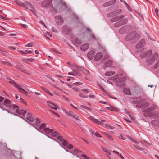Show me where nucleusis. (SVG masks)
Returning a JSON list of instances; mask_svg holds the SVG:
<instances>
[{"label":"nucleus","mask_w":159,"mask_h":159,"mask_svg":"<svg viewBox=\"0 0 159 159\" xmlns=\"http://www.w3.org/2000/svg\"><path fill=\"white\" fill-rule=\"evenodd\" d=\"M51 138L55 141L58 142L61 145V144L64 146H66V148L68 149H70L73 148V146L71 144H70L67 145L68 144V142L66 140L64 139L61 136L58 135L56 137H55L53 138Z\"/></svg>","instance_id":"f257e3e1"},{"label":"nucleus","mask_w":159,"mask_h":159,"mask_svg":"<svg viewBox=\"0 0 159 159\" xmlns=\"http://www.w3.org/2000/svg\"><path fill=\"white\" fill-rule=\"evenodd\" d=\"M62 30L64 34L67 35H70L72 37L71 34L72 33V29L67 25L63 26L62 28Z\"/></svg>","instance_id":"f03ea898"},{"label":"nucleus","mask_w":159,"mask_h":159,"mask_svg":"<svg viewBox=\"0 0 159 159\" xmlns=\"http://www.w3.org/2000/svg\"><path fill=\"white\" fill-rule=\"evenodd\" d=\"M158 55L157 53H153L151 57H148L146 59V61L149 63L150 65L152 64L158 58Z\"/></svg>","instance_id":"7ed1b4c3"},{"label":"nucleus","mask_w":159,"mask_h":159,"mask_svg":"<svg viewBox=\"0 0 159 159\" xmlns=\"http://www.w3.org/2000/svg\"><path fill=\"white\" fill-rule=\"evenodd\" d=\"M137 33L135 31H133L125 37L126 41H129L133 39H136Z\"/></svg>","instance_id":"20e7f679"},{"label":"nucleus","mask_w":159,"mask_h":159,"mask_svg":"<svg viewBox=\"0 0 159 159\" xmlns=\"http://www.w3.org/2000/svg\"><path fill=\"white\" fill-rule=\"evenodd\" d=\"M88 118L91 120L93 122H94V123L98 124L100 125H104V124H103V122H106V121L104 120H99L98 119H97L95 118L93 116H89Z\"/></svg>","instance_id":"39448f33"},{"label":"nucleus","mask_w":159,"mask_h":159,"mask_svg":"<svg viewBox=\"0 0 159 159\" xmlns=\"http://www.w3.org/2000/svg\"><path fill=\"white\" fill-rule=\"evenodd\" d=\"M71 37L72 38V41L75 45L79 46L81 45L82 42L81 40L79 39L75 36Z\"/></svg>","instance_id":"423d86ee"},{"label":"nucleus","mask_w":159,"mask_h":159,"mask_svg":"<svg viewBox=\"0 0 159 159\" xmlns=\"http://www.w3.org/2000/svg\"><path fill=\"white\" fill-rule=\"evenodd\" d=\"M51 0H45L41 4L42 7L48 8L52 5Z\"/></svg>","instance_id":"0eeeda50"},{"label":"nucleus","mask_w":159,"mask_h":159,"mask_svg":"<svg viewBox=\"0 0 159 159\" xmlns=\"http://www.w3.org/2000/svg\"><path fill=\"white\" fill-rule=\"evenodd\" d=\"M24 117L25 118H26V121L28 123H30L31 122L34 121L35 119L34 118L30 113H28L27 115L24 116Z\"/></svg>","instance_id":"6e6552de"},{"label":"nucleus","mask_w":159,"mask_h":159,"mask_svg":"<svg viewBox=\"0 0 159 159\" xmlns=\"http://www.w3.org/2000/svg\"><path fill=\"white\" fill-rule=\"evenodd\" d=\"M152 52V51L151 50L147 52H144L143 49L140 54V56L142 58H144L147 56H149L151 55Z\"/></svg>","instance_id":"1a4fd4ad"},{"label":"nucleus","mask_w":159,"mask_h":159,"mask_svg":"<svg viewBox=\"0 0 159 159\" xmlns=\"http://www.w3.org/2000/svg\"><path fill=\"white\" fill-rule=\"evenodd\" d=\"M157 107V106L155 104H152L151 106L148 108H143L141 110L143 112H150L155 110Z\"/></svg>","instance_id":"9d476101"},{"label":"nucleus","mask_w":159,"mask_h":159,"mask_svg":"<svg viewBox=\"0 0 159 159\" xmlns=\"http://www.w3.org/2000/svg\"><path fill=\"white\" fill-rule=\"evenodd\" d=\"M55 20L58 25H62L63 23V20L61 16H57L55 17Z\"/></svg>","instance_id":"9b49d317"},{"label":"nucleus","mask_w":159,"mask_h":159,"mask_svg":"<svg viewBox=\"0 0 159 159\" xmlns=\"http://www.w3.org/2000/svg\"><path fill=\"white\" fill-rule=\"evenodd\" d=\"M23 66L20 64H17L15 66V67L17 69L19 70H20L22 72L25 73H27L26 70L24 68Z\"/></svg>","instance_id":"f8f14e48"},{"label":"nucleus","mask_w":159,"mask_h":159,"mask_svg":"<svg viewBox=\"0 0 159 159\" xmlns=\"http://www.w3.org/2000/svg\"><path fill=\"white\" fill-rule=\"evenodd\" d=\"M3 104L4 105L7 107L11 108L12 105L11 102L8 99H6L4 101Z\"/></svg>","instance_id":"ddd939ff"},{"label":"nucleus","mask_w":159,"mask_h":159,"mask_svg":"<svg viewBox=\"0 0 159 159\" xmlns=\"http://www.w3.org/2000/svg\"><path fill=\"white\" fill-rule=\"evenodd\" d=\"M47 103L48 105L52 109L56 110H57L58 107L55 104L49 101H47Z\"/></svg>","instance_id":"4468645a"},{"label":"nucleus","mask_w":159,"mask_h":159,"mask_svg":"<svg viewBox=\"0 0 159 159\" xmlns=\"http://www.w3.org/2000/svg\"><path fill=\"white\" fill-rule=\"evenodd\" d=\"M70 152L72 153L74 156H77L76 157H77L81 153V152L80 151L76 148L71 150Z\"/></svg>","instance_id":"2eb2a0df"},{"label":"nucleus","mask_w":159,"mask_h":159,"mask_svg":"<svg viewBox=\"0 0 159 159\" xmlns=\"http://www.w3.org/2000/svg\"><path fill=\"white\" fill-rule=\"evenodd\" d=\"M113 64V61L111 60H109L107 61L102 66V68L105 69L106 68L110 66Z\"/></svg>","instance_id":"dca6fc26"},{"label":"nucleus","mask_w":159,"mask_h":159,"mask_svg":"<svg viewBox=\"0 0 159 159\" xmlns=\"http://www.w3.org/2000/svg\"><path fill=\"white\" fill-rule=\"evenodd\" d=\"M95 52L93 50L89 51L87 54V56L90 59H92L95 54Z\"/></svg>","instance_id":"f3484780"},{"label":"nucleus","mask_w":159,"mask_h":159,"mask_svg":"<svg viewBox=\"0 0 159 159\" xmlns=\"http://www.w3.org/2000/svg\"><path fill=\"white\" fill-rule=\"evenodd\" d=\"M12 108L10 110V112L12 114H14L16 112V110L17 109H19L18 107L16 105L14 104L12 105Z\"/></svg>","instance_id":"a211bd4d"},{"label":"nucleus","mask_w":159,"mask_h":159,"mask_svg":"<svg viewBox=\"0 0 159 159\" xmlns=\"http://www.w3.org/2000/svg\"><path fill=\"white\" fill-rule=\"evenodd\" d=\"M103 56L102 54L101 53H98L96 54L94 58L95 61H98L101 59Z\"/></svg>","instance_id":"6ab92c4d"},{"label":"nucleus","mask_w":159,"mask_h":159,"mask_svg":"<svg viewBox=\"0 0 159 159\" xmlns=\"http://www.w3.org/2000/svg\"><path fill=\"white\" fill-rule=\"evenodd\" d=\"M89 47V44L85 43L83 44L80 47V49L83 51H85L87 50Z\"/></svg>","instance_id":"aec40b11"},{"label":"nucleus","mask_w":159,"mask_h":159,"mask_svg":"<svg viewBox=\"0 0 159 159\" xmlns=\"http://www.w3.org/2000/svg\"><path fill=\"white\" fill-rule=\"evenodd\" d=\"M106 108L108 110L111 111H115L116 112H118L120 111V110L117 108L113 106L107 107Z\"/></svg>","instance_id":"412c9836"},{"label":"nucleus","mask_w":159,"mask_h":159,"mask_svg":"<svg viewBox=\"0 0 159 159\" xmlns=\"http://www.w3.org/2000/svg\"><path fill=\"white\" fill-rule=\"evenodd\" d=\"M123 92L125 94L127 95H130L131 93L130 89L128 88H125L123 89Z\"/></svg>","instance_id":"4be33fe9"},{"label":"nucleus","mask_w":159,"mask_h":159,"mask_svg":"<svg viewBox=\"0 0 159 159\" xmlns=\"http://www.w3.org/2000/svg\"><path fill=\"white\" fill-rule=\"evenodd\" d=\"M7 79L10 81H9V83L12 84L14 85L15 87L17 88L18 86H20V85L17 84V83L13 80L10 78L9 77H7Z\"/></svg>","instance_id":"5701e85b"},{"label":"nucleus","mask_w":159,"mask_h":159,"mask_svg":"<svg viewBox=\"0 0 159 159\" xmlns=\"http://www.w3.org/2000/svg\"><path fill=\"white\" fill-rule=\"evenodd\" d=\"M16 113H18L19 115L23 114L24 115L26 113V111L23 109H17L16 110Z\"/></svg>","instance_id":"b1692460"},{"label":"nucleus","mask_w":159,"mask_h":159,"mask_svg":"<svg viewBox=\"0 0 159 159\" xmlns=\"http://www.w3.org/2000/svg\"><path fill=\"white\" fill-rule=\"evenodd\" d=\"M113 81L115 82L116 84V85L119 87H121L123 86L124 85V84H123V83H120L119 80H118V79H113Z\"/></svg>","instance_id":"393cba45"},{"label":"nucleus","mask_w":159,"mask_h":159,"mask_svg":"<svg viewBox=\"0 0 159 159\" xmlns=\"http://www.w3.org/2000/svg\"><path fill=\"white\" fill-rule=\"evenodd\" d=\"M26 9H30L34 14L36 13V11L34 9V7L32 5H30V7L26 6Z\"/></svg>","instance_id":"a878e982"},{"label":"nucleus","mask_w":159,"mask_h":159,"mask_svg":"<svg viewBox=\"0 0 159 159\" xmlns=\"http://www.w3.org/2000/svg\"><path fill=\"white\" fill-rule=\"evenodd\" d=\"M115 73V72L113 71H107L105 73V75L106 76H110L114 75Z\"/></svg>","instance_id":"bb28decb"},{"label":"nucleus","mask_w":159,"mask_h":159,"mask_svg":"<svg viewBox=\"0 0 159 159\" xmlns=\"http://www.w3.org/2000/svg\"><path fill=\"white\" fill-rule=\"evenodd\" d=\"M17 88L18 89V90L19 91H20L21 93H23L24 94L27 95V94H28V92L26 91L24 89L21 88L20 87H19V86H18L17 87Z\"/></svg>","instance_id":"cd10ccee"},{"label":"nucleus","mask_w":159,"mask_h":159,"mask_svg":"<svg viewBox=\"0 0 159 159\" xmlns=\"http://www.w3.org/2000/svg\"><path fill=\"white\" fill-rule=\"evenodd\" d=\"M43 130L45 132L48 134L51 133L53 131L52 129H51L48 128H44Z\"/></svg>","instance_id":"c85d7f7f"},{"label":"nucleus","mask_w":159,"mask_h":159,"mask_svg":"<svg viewBox=\"0 0 159 159\" xmlns=\"http://www.w3.org/2000/svg\"><path fill=\"white\" fill-rule=\"evenodd\" d=\"M34 121V123L36 126L39 127L40 125V121L38 118H36Z\"/></svg>","instance_id":"c756f323"},{"label":"nucleus","mask_w":159,"mask_h":159,"mask_svg":"<svg viewBox=\"0 0 159 159\" xmlns=\"http://www.w3.org/2000/svg\"><path fill=\"white\" fill-rule=\"evenodd\" d=\"M41 88L44 91H45L47 93H48L49 95H50L51 96L53 95L52 93L51 92H50L48 90V89H46L43 87H41Z\"/></svg>","instance_id":"7c9ffc66"},{"label":"nucleus","mask_w":159,"mask_h":159,"mask_svg":"<svg viewBox=\"0 0 159 159\" xmlns=\"http://www.w3.org/2000/svg\"><path fill=\"white\" fill-rule=\"evenodd\" d=\"M75 68L77 70L82 72L84 71V70H85V68L82 66H75Z\"/></svg>","instance_id":"2f4dec72"},{"label":"nucleus","mask_w":159,"mask_h":159,"mask_svg":"<svg viewBox=\"0 0 159 159\" xmlns=\"http://www.w3.org/2000/svg\"><path fill=\"white\" fill-rule=\"evenodd\" d=\"M102 150L105 152H106L109 155H111V152L109 150H108L107 148L103 147H102Z\"/></svg>","instance_id":"473e14b6"},{"label":"nucleus","mask_w":159,"mask_h":159,"mask_svg":"<svg viewBox=\"0 0 159 159\" xmlns=\"http://www.w3.org/2000/svg\"><path fill=\"white\" fill-rule=\"evenodd\" d=\"M126 80V78L125 77H120L118 78V80L120 81V83H123Z\"/></svg>","instance_id":"72a5a7b5"},{"label":"nucleus","mask_w":159,"mask_h":159,"mask_svg":"<svg viewBox=\"0 0 159 159\" xmlns=\"http://www.w3.org/2000/svg\"><path fill=\"white\" fill-rule=\"evenodd\" d=\"M145 112L143 114L144 116L146 117H149L152 116L153 115L152 114V113H149V112Z\"/></svg>","instance_id":"f704fd0d"},{"label":"nucleus","mask_w":159,"mask_h":159,"mask_svg":"<svg viewBox=\"0 0 159 159\" xmlns=\"http://www.w3.org/2000/svg\"><path fill=\"white\" fill-rule=\"evenodd\" d=\"M122 10L121 9H118L113 12L115 16H116L118 14H120Z\"/></svg>","instance_id":"c9c22d12"},{"label":"nucleus","mask_w":159,"mask_h":159,"mask_svg":"<svg viewBox=\"0 0 159 159\" xmlns=\"http://www.w3.org/2000/svg\"><path fill=\"white\" fill-rule=\"evenodd\" d=\"M90 129L92 130L91 129H89V130L90 131V132H91V133L93 135V134H94L97 136V137H101V136L100 135V134L98 133V132H95V133H94V132L93 131H91V130H90Z\"/></svg>","instance_id":"e433bc0d"},{"label":"nucleus","mask_w":159,"mask_h":159,"mask_svg":"<svg viewBox=\"0 0 159 159\" xmlns=\"http://www.w3.org/2000/svg\"><path fill=\"white\" fill-rule=\"evenodd\" d=\"M122 25H122V23H121V22L120 21L114 24V26L115 27H118Z\"/></svg>","instance_id":"4c0bfd02"},{"label":"nucleus","mask_w":159,"mask_h":159,"mask_svg":"<svg viewBox=\"0 0 159 159\" xmlns=\"http://www.w3.org/2000/svg\"><path fill=\"white\" fill-rule=\"evenodd\" d=\"M2 62L4 65H8L12 66H13V65L12 64L9 63V62L8 61H2Z\"/></svg>","instance_id":"58836bf2"},{"label":"nucleus","mask_w":159,"mask_h":159,"mask_svg":"<svg viewBox=\"0 0 159 159\" xmlns=\"http://www.w3.org/2000/svg\"><path fill=\"white\" fill-rule=\"evenodd\" d=\"M104 134L106 135L107 137L109 138L111 140H114L112 138V137L110 135V134H108L106 132H104Z\"/></svg>","instance_id":"ea45409f"},{"label":"nucleus","mask_w":159,"mask_h":159,"mask_svg":"<svg viewBox=\"0 0 159 159\" xmlns=\"http://www.w3.org/2000/svg\"><path fill=\"white\" fill-rule=\"evenodd\" d=\"M122 25H123L126 24L127 23L128 20L126 18H125L120 21Z\"/></svg>","instance_id":"a19ab883"},{"label":"nucleus","mask_w":159,"mask_h":159,"mask_svg":"<svg viewBox=\"0 0 159 159\" xmlns=\"http://www.w3.org/2000/svg\"><path fill=\"white\" fill-rule=\"evenodd\" d=\"M50 50L52 51H53L55 53L57 54H61V53L60 52V51L58 50H57V49L53 48H50Z\"/></svg>","instance_id":"79ce46f5"},{"label":"nucleus","mask_w":159,"mask_h":159,"mask_svg":"<svg viewBox=\"0 0 159 159\" xmlns=\"http://www.w3.org/2000/svg\"><path fill=\"white\" fill-rule=\"evenodd\" d=\"M116 1L115 0H111L107 2L109 6L112 5L115 3Z\"/></svg>","instance_id":"37998d69"},{"label":"nucleus","mask_w":159,"mask_h":159,"mask_svg":"<svg viewBox=\"0 0 159 159\" xmlns=\"http://www.w3.org/2000/svg\"><path fill=\"white\" fill-rule=\"evenodd\" d=\"M67 115L69 116H70L73 117L75 114H74L73 112L70 111L69 113L67 112H66Z\"/></svg>","instance_id":"c03bdc74"},{"label":"nucleus","mask_w":159,"mask_h":159,"mask_svg":"<svg viewBox=\"0 0 159 159\" xmlns=\"http://www.w3.org/2000/svg\"><path fill=\"white\" fill-rule=\"evenodd\" d=\"M143 47V45L141 44V43H140L139 42L136 45V48H141Z\"/></svg>","instance_id":"a18cd8bd"},{"label":"nucleus","mask_w":159,"mask_h":159,"mask_svg":"<svg viewBox=\"0 0 159 159\" xmlns=\"http://www.w3.org/2000/svg\"><path fill=\"white\" fill-rule=\"evenodd\" d=\"M107 16L108 17H112L115 16L113 12H111L107 14Z\"/></svg>","instance_id":"49530a36"},{"label":"nucleus","mask_w":159,"mask_h":159,"mask_svg":"<svg viewBox=\"0 0 159 159\" xmlns=\"http://www.w3.org/2000/svg\"><path fill=\"white\" fill-rule=\"evenodd\" d=\"M80 107L83 108H84L85 109H86L87 110H89V111H91V110L90 108L84 105H81L80 106Z\"/></svg>","instance_id":"de8ad7c7"},{"label":"nucleus","mask_w":159,"mask_h":159,"mask_svg":"<svg viewBox=\"0 0 159 159\" xmlns=\"http://www.w3.org/2000/svg\"><path fill=\"white\" fill-rule=\"evenodd\" d=\"M51 135L53 137H55L58 135V133L57 131L53 132V131L51 133Z\"/></svg>","instance_id":"09e8293b"},{"label":"nucleus","mask_w":159,"mask_h":159,"mask_svg":"<svg viewBox=\"0 0 159 159\" xmlns=\"http://www.w3.org/2000/svg\"><path fill=\"white\" fill-rule=\"evenodd\" d=\"M116 17L117 19H118V20L123 18L124 17V16L123 15H120Z\"/></svg>","instance_id":"8fccbe9b"},{"label":"nucleus","mask_w":159,"mask_h":159,"mask_svg":"<svg viewBox=\"0 0 159 159\" xmlns=\"http://www.w3.org/2000/svg\"><path fill=\"white\" fill-rule=\"evenodd\" d=\"M134 146L137 149L140 150H143V148L139 147L138 145H134Z\"/></svg>","instance_id":"3c124183"},{"label":"nucleus","mask_w":159,"mask_h":159,"mask_svg":"<svg viewBox=\"0 0 159 159\" xmlns=\"http://www.w3.org/2000/svg\"><path fill=\"white\" fill-rule=\"evenodd\" d=\"M139 43H141V44L143 47L145 43V40L144 39H143L141 40Z\"/></svg>","instance_id":"603ef678"},{"label":"nucleus","mask_w":159,"mask_h":159,"mask_svg":"<svg viewBox=\"0 0 159 159\" xmlns=\"http://www.w3.org/2000/svg\"><path fill=\"white\" fill-rule=\"evenodd\" d=\"M73 118H75L76 120L80 121V117L78 116L76 114H74L73 116Z\"/></svg>","instance_id":"864d4df0"},{"label":"nucleus","mask_w":159,"mask_h":159,"mask_svg":"<svg viewBox=\"0 0 159 159\" xmlns=\"http://www.w3.org/2000/svg\"><path fill=\"white\" fill-rule=\"evenodd\" d=\"M26 60L31 62H33L35 61V59L32 58H27L26 59Z\"/></svg>","instance_id":"5fc2aeb1"},{"label":"nucleus","mask_w":159,"mask_h":159,"mask_svg":"<svg viewBox=\"0 0 159 159\" xmlns=\"http://www.w3.org/2000/svg\"><path fill=\"white\" fill-rule=\"evenodd\" d=\"M142 105H143V107H147V106H148L149 105V103L148 102H144V103H142Z\"/></svg>","instance_id":"6e6d98bb"},{"label":"nucleus","mask_w":159,"mask_h":159,"mask_svg":"<svg viewBox=\"0 0 159 159\" xmlns=\"http://www.w3.org/2000/svg\"><path fill=\"white\" fill-rule=\"evenodd\" d=\"M105 126L107 128H108L110 129H112L114 128V127L113 126L110 125L108 124H106Z\"/></svg>","instance_id":"4d7b16f0"},{"label":"nucleus","mask_w":159,"mask_h":159,"mask_svg":"<svg viewBox=\"0 0 159 159\" xmlns=\"http://www.w3.org/2000/svg\"><path fill=\"white\" fill-rule=\"evenodd\" d=\"M79 96L81 97L84 98H88V96L85 95L84 94L80 93H79Z\"/></svg>","instance_id":"13d9d810"},{"label":"nucleus","mask_w":159,"mask_h":159,"mask_svg":"<svg viewBox=\"0 0 159 159\" xmlns=\"http://www.w3.org/2000/svg\"><path fill=\"white\" fill-rule=\"evenodd\" d=\"M159 66V59L157 61V63L155 65L154 68L155 69H156Z\"/></svg>","instance_id":"bf43d9fd"},{"label":"nucleus","mask_w":159,"mask_h":159,"mask_svg":"<svg viewBox=\"0 0 159 159\" xmlns=\"http://www.w3.org/2000/svg\"><path fill=\"white\" fill-rule=\"evenodd\" d=\"M46 126V125L44 123H43L42 124V125H41V126H40L39 127V129H42L44 128Z\"/></svg>","instance_id":"052dcab7"},{"label":"nucleus","mask_w":159,"mask_h":159,"mask_svg":"<svg viewBox=\"0 0 159 159\" xmlns=\"http://www.w3.org/2000/svg\"><path fill=\"white\" fill-rule=\"evenodd\" d=\"M118 21V19L116 18V17L112 18L111 19V21L112 22H114Z\"/></svg>","instance_id":"680f3d73"},{"label":"nucleus","mask_w":159,"mask_h":159,"mask_svg":"<svg viewBox=\"0 0 159 159\" xmlns=\"http://www.w3.org/2000/svg\"><path fill=\"white\" fill-rule=\"evenodd\" d=\"M19 24V25L21 26V27H22L24 28L25 29V28H27V26L25 24H22L21 23H20Z\"/></svg>","instance_id":"e2e57ef3"},{"label":"nucleus","mask_w":159,"mask_h":159,"mask_svg":"<svg viewBox=\"0 0 159 159\" xmlns=\"http://www.w3.org/2000/svg\"><path fill=\"white\" fill-rule=\"evenodd\" d=\"M129 139L131 141L135 142L136 143H138V142H137V141L134 139H133L132 138L130 137L129 136Z\"/></svg>","instance_id":"0e129e2a"},{"label":"nucleus","mask_w":159,"mask_h":159,"mask_svg":"<svg viewBox=\"0 0 159 159\" xmlns=\"http://www.w3.org/2000/svg\"><path fill=\"white\" fill-rule=\"evenodd\" d=\"M83 72L86 75L90 74L89 71L88 70H86L85 69V70H84V71H83Z\"/></svg>","instance_id":"69168bd1"},{"label":"nucleus","mask_w":159,"mask_h":159,"mask_svg":"<svg viewBox=\"0 0 159 159\" xmlns=\"http://www.w3.org/2000/svg\"><path fill=\"white\" fill-rule=\"evenodd\" d=\"M136 107L138 108H142V109L143 108V105H142V103L141 104H137L136 105Z\"/></svg>","instance_id":"338daca9"},{"label":"nucleus","mask_w":159,"mask_h":159,"mask_svg":"<svg viewBox=\"0 0 159 159\" xmlns=\"http://www.w3.org/2000/svg\"><path fill=\"white\" fill-rule=\"evenodd\" d=\"M82 157L84 159H90L89 157L86 156L85 155L82 154Z\"/></svg>","instance_id":"774afa93"}]
</instances>
